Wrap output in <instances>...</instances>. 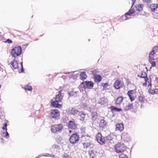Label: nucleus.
Masks as SVG:
<instances>
[{"instance_id": "obj_1", "label": "nucleus", "mask_w": 158, "mask_h": 158, "mask_svg": "<svg viewBox=\"0 0 158 158\" xmlns=\"http://www.w3.org/2000/svg\"><path fill=\"white\" fill-rule=\"evenodd\" d=\"M64 94L62 93L61 91H60L56 94L55 97L53 98L55 100L51 99L50 102L51 105L55 107L60 108L62 107V105L59 103L62 102Z\"/></svg>"}, {"instance_id": "obj_2", "label": "nucleus", "mask_w": 158, "mask_h": 158, "mask_svg": "<svg viewBox=\"0 0 158 158\" xmlns=\"http://www.w3.org/2000/svg\"><path fill=\"white\" fill-rule=\"evenodd\" d=\"M143 6L142 4H139L136 5L135 6V10H134L133 8H131L127 12L122 16V18L123 20H127L128 19L127 16H131V15L134 13L135 11L139 12L142 10Z\"/></svg>"}, {"instance_id": "obj_3", "label": "nucleus", "mask_w": 158, "mask_h": 158, "mask_svg": "<svg viewBox=\"0 0 158 158\" xmlns=\"http://www.w3.org/2000/svg\"><path fill=\"white\" fill-rule=\"evenodd\" d=\"M22 52V48L20 46L15 47L12 48L10 52V54L11 56L15 57L20 56Z\"/></svg>"}, {"instance_id": "obj_4", "label": "nucleus", "mask_w": 158, "mask_h": 158, "mask_svg": "<svg viewBox=\"0 0 158 158\" xmlns=\"http://www.w3.org/2000/svg\"><path fill=\"white\" fill-rule=\"evenodd\" d=\"M115 151L117 153L123 152L126 151V146L124 144L120 143H118L114 145Z\"/></svg>"}, {"instance_id": "obj_5", "label": "nucleus", "mask_w": 158, "mask_h": 158, "mask_svg": "<svg viewBox=\"0 0 158 158\" xmlns=\"http://www.w3.org/2000/svg\"><path fill=\"white\" fill-rule=\"evenodd\" d=\"M87 138H85L86 140L85 142L83 143V145L84 148L91 149L93 148L94 146V144L92 143V141L89 139V137L87 136Z\"/></svg>"}, {"instance_id": "obj_6", "label": "nucleus", "mask_w": 158, "mask_h": 158, "mask_svg": "<svg viewBox=\"0 0 158 158\" xmlns=\"http://www.w3.org/2000/svg\"><path fill=\"white\" fill-rule=\"evenodd\" d=\"M49 116L51 118L57 119L60 116V112L58 109L52 110H50Z\"/></svg>"}, {"instance_id": "obj_7", "label": "nucleus", "mask_w": 158, "mask_h": 158, "mask_svg": "<svg viewBox=\"0 0 158 158\" xmlns=\"http://www.w3.org/2000/svg\"><path fill=\"white\" fill-rule=\"evenodd\" d=\"M136 91L135 89L131 90L128 91L127 95L130 100L132 102L135 100L136 97Z\"/></svg>"}, {"instance_id": "obj_8", "label": "nucleus", "mask_w": 158, "mask_h": 158, "mask_svg": "<svg viewBox=\"0 0 158 158\" xmlns=\"http://www.w3.org/2000/svg\"><path fill=\"white\" fill-rule=\"evenodd\" d=\"M63 128V126L61 124L55 125L52 126L51 130L53 133H56L57 132L61 131Z\"/></svg>"}, {"instance_id": "obj_9", "label": "nucleus", "mask_w": 158, "mask_h": 158, "mask_svg": "<svg viewBox=\"0 0 158 158\" xmlns=\"http://www.w3.org/2000/svg\"><path fill=\"white\" fill-rule=\"evenodd\" d=\"M80 138L79 135L77 133L73 134L70 137V142L72 144H75L78 142Z\"/></svg>"}, {"instance_id": "obj_10", "label": "nucleus", "mask_w": 158, "mask_h": 158, "mask_svg": "<svg viewBox=\"0 0 158 158\" xmlns=\"http://www.w3.org/2000/svg\"><path fill=\"white\" fill-rule=\"evenodd\" d=\"M81 85L85 89H91L93 87L94 83L92 81H86L82 82Z\"/></svg>"}, {"instance_id": "obj_11", "label": "nucleus", "mask_w": 158, "mask_h": 158, "mask_svg": "<svg viewBox=\"0 0 158 158\" xmlns=\"http://www.w3.org/2000/svg\"><path fill=\"white\" fill-rule=\"evenodd\" d=\"M142 83L143 84V85L144 86H148L149 89L151 87V79L148 78V77L145 78V79L141 80Z\"/></svg>"}, {"instance_id": "obj_12", "label": "nucleus", "mask_w": 158, "mask_h": 158, "mask_svg": "<svg viewBox=\"0 0 158 158\" xmlns=\"http://www.w3.org/2000/svg\"><path fill=\"white\" fill-rule=\"evenodd\" d=\"M96 138L98 142L100 144H103L105 143V139L101 133H98L96 135Z\"/></svg>"}, {"instance_id": "obj_13", "label": "nucleus", "mask_w": 158, "mask_h": 158, "mask_svg": "<svg viewBox=\"0 0 158 158\" xmlns=\"http://www.w3.org/2000/svg\"><path fill=\"white\" fill-rule=\"evenodd\" d=\"M68 127L69 129L76 130L77 129V124L74 121H70L68 123Z\"/></svg>"}, {"instance_id": "obj_14", "label": "nucleus", "mask_w": 158, "mask_h": 158, "mask_svg": "<svg viewBox=\"0 0 158 158\" xmlns=\"http://www.w3.org/2000/svg\"><path fill=\"white\" fill-rule=\"evenodd\" d=\"M124 129V125L122 123H118L116 125L115 131H119L122 132Z\"/></svg>"}, {"instance_id": "obj_15", "label": "nucleus", "mask_w": 158, "mask_h": 158, "mask_svg": "<svg viewBox=\"0 0 158 158\" xmlns=\"http://www.w3.org/2000/svg\"><path fill=\"white\" fill-rule=\"evenodd\" d=\"M68 111L69 114L73 115L77 114L79 112L78 110L73 107L69 109Z\"/></svg>"}, {"instance_id": "obj_16", "label": "nucleus", "mask_w": 158, "mask_h": 158, "mask_svg": "<svg viewBox=\"0 0 158 158\" xmlns=\"http://www.w3.org/2000/svg\"><path fill=\"white\" fill-rule=\"evenodd\" d=\"M122 83L119 80H117L114 84V87L116 89H118L122 87Z\"/></svg>"}, {"instance_id": "obj_17", "label": "nucleus", "mask_w": 158, "mask_h": 158, "mask_svg": "<svg viewBox=\"0 0 158 158\" xmlns=\"http://www.w3.org/2000/svg\"><path fill=\"white\" fill-rule=\"evenodd\" d=\"M94 79L95 82L99 83L102 81V78L100 75L96 74L94 75Z\"/></svg>"}, {"instance_id": "obj_18", "label": "nucleus", "mask_w": 158, "mask_h": 158, "mask_svg": "<svg viewBox=\"0 0 158 158\" xmlns=\"http://www.w3.org/2000/svg\"><path fill=\"white\" fill-rule=\"evenodd\" d=\"M97 152H96L93 150H91L89 151V156L90 158H95L96 156V153Z\"/></svg>"}, {"instance_id": "obj_19", "label": "nucleus", "mask_w": 158, "mask_h": 158, "mask_svg": "<svg viewBox=\"0 0 158 158\" xmlns=\"http://www.w3.org/2000/svg\"><path fill=\"white\" fill-rule=\"evenodd\" d=\"M138 76L142 78L141 80H142L145 79V78L147 77V75L146 72L142 71L140 74L138 75Z\"/></svg>"}, {"instance_id": "obj_20", "label": "nucleus", "mask_w": 158, "mask_h": 158, "mask_svg": "<svg viewBox=\"0 0 158 158\" xmlns=\"http://www.w3.org/2000/svg\"><path fill=\"white\" fill-rule=\"evenodd\" d=\"M158 8V4H152L150 6L151 10L152 12H154Z\"/></svg>"}, {"instance_id": "obj_21", "label": "nucleus", "mask_w": 158, "mask_h": 158, "mask_svg": "<svg viewBox=\"0 0 158 158\" xmlns=\"http://www.w3.org/2000/svg\"><path fill=\"white\" fill-rule=\"evenodd\" d=\"M92 119L93 121H95L98 118V113L96 112H92L91 114Z\"/></svg>"}, {"instance_id": "obj_22", "label": "nucleus", "mask_w": 158, "mask_h": 158, "mask_svg": "<svg viewBox=\"0 0 158 158\" xmlns=\"http://www.w3.org/2000/svg\"><path fill=\"white\" fill-rule=\"evenodd\" d=\"M80 79L82 80L85 79L87 77V76L86 74V73L84 72H82L80 73Z\"/></svg>"}, {"instance_id": "obj_23", "label": "nucleus", "mask_w": 158, "mask_h": 158, "mask_svg": "<svg viewBox=\"0 0 158 158\" xmlns=\"http://www.w3.org/2000/svg\"><path fill=\"white\" fill-rule=\"evenodd\" d=\"M148 92L152 94H158V89H154L150 88L148 90Z\"/></svg>"}, {"instance_id": "obj_24", "label": "nucleus", "mask_w": 158, "mask_h": 158, "mask_svg": "<svg viewBox=\"0 0 158 158\" xmlns=\"http://www.w3.org/2000/svg\"><path fill=\"white\" fill-rule=\"evenodd\" d=\"M11 64L15 69H18L19 67L18 62L16 60H14L12 61L11 62Z\"/></svg>"}, {"instance_id": "obj_25", "label": "nucleus", "mask_w": 158, "mask_h": 158, "mask_svg": "<svg viewBox=\"0 0 158 158\" xmlns=\"http://www.w3.org/2000/svg\"><path fill=\"white\" fill-rule=\"evenodd\" d=\"M155 54H156L151 51L150 52L149 55V61L150 62H151L154 60V57Z\"/></svg>"}, {"instance_id": "obj_26", "label": "nucleus", "mask_w": 158, "mask_h": 158, "mask_svg": "<svg viewBox=\"0 0 158 158\" xmlns=\"http://www.w3.org/2000/svg\"><path fill=\"white\" fill-rule=\"evenodd\" d=\"M123 98L122 97H119L116 98L115 102V103L116 105H120L122 102Z\"/></svg>"}, {"instance_id": "obj_27", "label": "nucleus", "mask_w": 158, "mask_h": 158, "mask_svg": "<svg viewBox=\"0 0 158 158\" xmlns=\"http://www.w3.org/2000/svg\"><path fill=\"white\" fill-rule=\"evenodd\" d=\"M106 125V123L104 119H101L99 124V126L100 128H104Z\"/></svg>"}, {"instance_id": "obj_28", "label": "nucleus", "mask_w": 158, "mask_h": 158, "mask_svg": "<svg viewBox=\"0 0 158 158\" xmlns=\"http://www.w3.org/2000/svg\"><path fill=\"white\" fill-rule=\"evenodd\" d=\"M79 115L81 117L80 120L84 121L85 120L86 114L84 112L81 111L79 112Z\"/></svg>"}, {"instance_id": "obj_29", "label": "nucleus", "mask_w": 158, "mask_h": 158, "mask_svg": "<svg viewBox=\"0 0 158 158\" xmlns=\"http://www.w3.org/2000/svg\"><path fill=\"white\" fill-rule=\"evenodd\" d=\"M133 108V105L132 103H129L124 107V110H127Z\"/></svg>"}, {"instance_id": "obj_30", "label": "nucleus", "mask_w": 158, "mask_h": 158, "mask_svg": "<svg viewBox=\"0 0 158 158\" xmlns=\"http://www.w3.org/2000/svg\"><path fill=\"white\" fill-rule=\"evenodd\" d=\"M110 108L112 110H114L115 111L120 112L122 111V109L121 108H117L112 106L110 107Z\"/></svg>"}, {"instance_id": "obj_31", "label": "nucleus", "mask_w": 158, "mask_h": 158, "mask_svg": "<svg viewBox=\"0 0 158 158\" xmlns=\"http://www.w3.org/2000/svg\"><path fill=\"white\" fill-rule=\"evenodd\" d=\"M24 89L26 90H28V91H31L32 89V87L28 85L25 86Z\"/></svg>"}, {"instance_id": "obj_32", "label": "nucleus", "mask_w": 158, "mask_h": 158, "mask_svg": "<svg viewBox=\"0 0 158 158\" xmlns=\"http://www.w3.org/2000/svg\"><path fill=\"white\" fill-rule=\"evenodd\" d=\"M158 51V46H156L152 48V50L151 51L152 52H153L155 54H156V53Z\"/></svg>"}, {"instance_id": "obj_33", "label": "nucleus", "mask_w": 158, "mask_h": 158, "mask_svg": "<svg viewBox=\"0 0 158 158\" xmlns=\"http://www.w3.org/2000/svg\"><path fill=\"white\" fill-rule=\"evenodd\" d=\"M145 99L144 97L142 96H140L138 97V100L139 101L143 102H144Z\"/></svg>"}, {"instance_id": "obj_34", "label": "nucleus", "mask_w": 158, "mask_h": 158, "mask_svg": "<svg viewBox=\"0 0 158 158\" xmlns=\"http://www.w3.org/2000/svg\"><path fill=\"white\" fill-rule=\"evenodd\" d=\"M119 158H127V156L124 154H121L119 155Z\"/></svg>"}, {"instance_id": "obj_35", "label": "nucleus", "mask_w": 158, "mask_h": 158, "mask_svg": "<svg viewBox=\"0 0 158 158\" xmlns=\"http://www.w3.org/2000/svg\"><path fill=\"white\" fill-rule=\"evenodd\" d=\"M4 43H8L9 44H12V41L9 39H8L6 40L3 41Z\"/></svg>"}, {"instance_id": "obj_36", "label": "nucleus", "mask_w": 158, "mask_h": 158, "mask_svg": "<svg viewBox=\"0 0 158 158\" xmlns=\"http://www.w3.org/2000/svg\"><path fill=\"white\" fill-rule=\"evenodd\" d=\"M7 123H5L4 124V125L2 127L3 129L4 130H6V131L7 130Z\"/></svg>"}, {"instance_id": "obj_37", "label": "nucleus", "mask_w": 158, "mask_h": 158, "mask_svg": "<svg viewBox=\"0 0 158 158\" xmlns=\"http://www.w3.org/2000/svg\"><path fill=\"white\" fill-rule=\"evenodd\" d=\"M152 64V67H155L156 65V62L155 61H153L150 62Z\"/></svg>"}, {"instance_id": "obj_38", "label": "nucleus", "mask_w": 158, "mask_h": 158, "mask_svg": "<svg viewBox=\"0 0 158 158\" xmlns=\"http://www.w3.org/2000/svg\"><path fill=\"white\" fill-rule=\"evenodd\" d=\"M64 157L65 158H71L69 155L66 154L64 155Z\"/></svg>"}, {"instance_id": "obj_39", "label": "nucleus", "mask_w": 158, "mask_h": 158, "mask_svg": "<svg viewBox=\"0 0 158 158\" xmlns=\"http://www.w3.org/2000/svg\"><path fill=\"white\" fill-rule=\"evenodd\" d=\"M50 156L51 157H52L53 158L55 157V156L53 155H51L50 154H48L46 156Z\"/></svg>"}, {"instance_id": "obj_40", "label": "nucleus", "mask_w": 158, "mask_h": 158, "mask_svg": "<svg viewBox=\"0 0 158 158\" xmlns=\"http://www.w3.org/2000/svg\"><path fill=\"white\" fill-rule=\"evenodd\" d=\"M103 86L104 87H106L108 86V84L107 83H104L103 84Z\"/></svg>"}, {"instance_id": "obj_41", "label": "nucleus", "mask_w": 158, "mask_h": 158, "mask_svg": "<svg viewBox=\"0 0 158 158\" xmlns=\"http://www.w3.org/2000/svg\"><path fill=\"white\" fill-rule=\"evenodd\" d=\"M132 2V5H133L135 2L136 1V0H131Z\"/></svg>"}, {"instance_id": "obj_42", "label": "nucleus", "mask_w": 158, "mask_h": 158, "mask_svg": "<svg viewBox=\"0 0 158 158\" xmlns=\"http://www.w3.org/2000/svg\"><path fill=\"white\" fill-rule=\"evenodd\" d=\"M143 2H148L149 0H143Z\"/></svg>"}, {"instance_id": "obj_43", "label": "nucleus", "mask_w": 158, "mask_h": 158, "mask_svg": "<svg viewBox=\"0 0 158 158\" xmlns=\"http://www.w3.org/2000/svg\"><path fill=\"white\" fill-rule=\"evenodd\" d=\"M6 131V136H7V135H9V134H8V132H7V131Z\"/></svg>"}, {"instance_id": "obj_44", "label": "nucleus", "mask_w": 158, "mask_h": 158, "mask_svg": "<svg viewBox=\"0 0 158 158\" xmlns=\"http://www.w3.org/2000/svg\"><path fill=\"white\" fill-rule=\"evenodd\" d=\"M72 131L71 130H69V133H72Z\"/></svg>"}, {"instance_id": "obj_45", "label": "nucleus", "mask_w": 158, "mask_h": 158, "mask_svg": "<svg viewBox=\"0 0 158 158\" xmlns=\"http://www.w3.org/2000/svg\"><path fill=\"white\" fill-rule=\"evenodd\" d=\"M1 88V85H0V89Z\"/></svg>"}, {"instance_id": "obj_46", "label": "nucleus", "mask_w": 158, "mask_h": 158, "mask_svg": "<svg viewBox=\"0 0 158 158\" xmlns=\"http://www.w3.org/2000/svg\"><path fill=\"white\" fill-rule=\"evenodd\" d=\"M64 76H63V77H63V78H64Z\"/></svg>"}, {"instance_id": "obj_47", "label": "nucleus", "mask_w": 158, "mask_h": 158, "mask_svg": "<svg viewBox=\"0 0 158 158\" xmlns=\"http://www.w3.org/2000/svg\"><path fill=\"white\" fill-rule=\"evenodd\" d=\"M64 76H63V77H63V78H64Z\"/></svg>"}, {"instance_id": "obj_48", "label": "nucleus", "mask_w": 158, "mask_h": 158, "mask_svg": "<svg viewBox=\"0 0 158 158\" xmlns=\"http://www.w3.org/2000/svg\"><path fill=\"white\" fill-rule=\"evenodd\" d=\"M132 6H133V5L131 6V8H132Z\"/></svg>"}]
</instances>
